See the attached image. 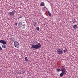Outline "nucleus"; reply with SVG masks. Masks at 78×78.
Returning a JSON list of instances; mask_svg holds the SVG:
<instances>
[{
    "label": "nucleus",
    "mask_w": 78,
    "mask_h": 78,
    "mask_svg": "<svg viewBox=\"0 0 78 78\" xmlns=\"http://www.w3.org/2000/svg\"><path fill=\"white\" fill-rule=\"evenodd\" d=\"M41 47V45L40 44L38 43L37 45L36 44L35 45H32L31 46V48L32 49H38L39 48H40Z\"/></svg>",
    "instance_id": "obj_1"
},
{
    "label": "nucleus",
    "mask_w": 78,
    "mask_h": 78,
    "mask_svg": "<svg viewBox=\"0 0 78 78\" xmlns=\"http://www.w3.org/2000/svg\"><path fill=\"white\" fill-rule=\"evenodd\" d=\"M0 43L1 44H3L2 45V47L3 48L5 49V48H6V46L5 44H6V43L5 41H4V40H0Z\"/></svg>",
    "instance_id": "obj_2"
},
{
    "label": "nucleus",
    "mask_w": 78,
    "mask_h": 78,
    "mask_svg": "<svg viewBox=\"0 0 78 78\" xmlns=\"http://www.w3.org/2000/svg\"><path fill=\"white\" fill-rule=\"evenodd\" d=\"M14 45L15 47L17 48H19V44L17 41H15L14 43Z\"/></svg>",
    "instance_id": "obj_3"
},
{
    "label": "nucleus",
    "mask_w": 78,
    "mask_h": 78,
    "mask_svg": "<svg viewBox=\"0 0 78 78\" xmlns=\"http://www.w3.org/2000/svg\"><path fill=\"white\" fill-rule=\"evenodd\" d=\"M9 14L12 17H13L14 16L15 13L13 11H12V12H9Z\"/></svg>",
    "instance_id": "obj_4"
},
{
    "label": "nucleus",
    "mask_w": 78,
    "mask_h": 78,
    "mask_svg": "<svg viewBox=\"0 0 78 78\" xmlns=\"http://www.w3.org/2000/svg\"><path fill=\"white\" fill-rule=\"evenodd\" d=\"M61 71L63 72V74H66L67 71L66 69L65 68H62L61 70Z\"/></svg>",
    "instance_id": "obj_5"
},
{
    "label": "nucleus",
    "mask_w": 78,
    "mask_h": 78,
    "mask_svg": "<svg viewBox=\"0 0 78 78\" xmlns=\"http://www.w3.org/2000/svg\"><path fill=\"white\" fill-rule=\"evenodd\" d=\"M62 51L61 49H59L57 50V53L58 54H62Z\"/></svg>",
    "instance_id": "obj_6"
},
{
    "label": "nucleus",
    "mask_w": 78,
    "mask_h": 78,
    "mask_svg": "<svg viewBox=\"0 0 78 78\" xmlns=\"http://www.w3.org/2000/svg\"><path fill=\"white\" fill-rule=\"evenodd\" d=\"M22 24L23 23L22 22H20L18 25L19 27L21 28L22 27V26H21V25H22Z\"/></svg>",
    "instance_id": "obj_7"
},
{
    "label": "nucleus",
    "mask_w": 78,
    "mask_h": 78,
    "mask_svg": "<svg viewBox=\"0 0 78 78\" xmlns=\"http://www.w3.org/2000/svg\"><path fill=\"white\" fill-rule=\"evenodd\" d=\"M33 23L34 25V27H37V23L34 22Z\"/></svg>",
    "instance_id": "obj_8"
},
{
    "label": "nucleus",
    "mask_w": 78,
    "mask_h": 78,
    "mask_svg": "<svg viewBox=\"0 0 78 78\" xmlns=\"http://www.w3.org/2000/svg\"><path fill=\"white\" fill-rule=\"evenodd\" d=\"M78 27V26H77V25H76V24H75L73 26V27L74 29H77Z\"/></svg>",
    "instance_id": "obj_9"
},
{
    "label": "nucleus",
    "mask_w": 78,
    "mask_h": 78,
    "mask_svg": "<svg viewBox=\"0 0 78 78\" xmlns=\"http://www.w3.org/2000/svg\"><path fill=\"white\" fill-rule=\"evenodd\" d=\"M40 5L41 6H44V2H41V3Z\"/></svg>",
    "instance_id": "obj_10"
},
{
    "label": "nucleus",
    "mask_w": 78,
    "mask_h": 78,
    "mask_svg": "<svg viewBox=\"0 0 78 78\" xmlns=\"http://www.w3.org/2000/svg\"><path fill=\"white\" fill-rule=\"evenodd\" d=\"M64 74L63 73V72H62V73H61L60 74V77H62V76H63Z\"/></svg>",
    "instance_id": "obj_11"
},
{
    "label": "nucleus",
    "mask_w": 78,
    "mask_h": 78,
    "mask_svg": "<svg viewBox=\"0 0 78 78\" xmlns=\"http://www.w3.org/2000/svg\"><path fill=\"white\" fill-rule=\"evenodd\" d=\"M67 51H68V49H65L64 51V53H66Z\"/></svg>",
    "instance_id": "obj_12"
},
{
    "label": "nucleus",
    "mask_w": 78,
    "mask_h": 78,
    "mask_svg": "<svg viewBox=\"0 0 78 78\" xmlns=\"http://www.w3.org/2000/svg\"><path fill=\"white\" fill-rule=\"evenodd\" d=\"M35 43H37V41L36 42L35 41H34L33 42V44H35Z\"/></svg>",
    "instance_id": "obj_13"
},
{
    "label": "nucleus",
    "mask_w": 78,
    "mask_h": 78,
    "mask_svg": "<svg viewBox=\"0 0 78 78\" xmlns=\"http://www.w3.org/2000/svg\"><path fill=\"white\" fill-rule=\"evenodd\" d=\"M72 22H73V23H76V21L75 20H73V21Z\"/></svg>",
    "instance_id": "obj_14"
},
{
    "label": "nucleus",
    "mask_w": 78,
    "mask_h": 78,
    "mask_svg": "<svg viewBox=\"0 0 78 78\" xmlns=\"http://www.w3.org/2000/svg\"><path fill=\"white\" fill-rule=\"evenodd\" d=\"M36 30H37L39 31L40 30V28L39 27H37V28H36Z\"/></svg>",
    "instance_id": "obj_15"
},
{
    "label": "nucleus",
    "mask_w": 78,
    "mask_h": 78,
    "mask_svg": "<svg viewBox=\"0 0 78 78\" xmlns=\"http://www.w3.org/2000/svg\"><path fill=\"white\" fill-rule=\"evenodd\" d=\"M48 14H49V16H51V13L49 12H48Z\"/></svg>",
    "instance_id": "obj_16"
},
{
    "label": "nucleus",
    "mask_w": 78,
    "mask_h": 78,
    "mask_svg": "<svg viewBox=\"0 0 78 78\" xmlns=\"http://www.w3.org/2000/svg\"><path fill=\"white\" fill-rule=\"evenodd\" d=\"M27 57H25V61L26 62H27Z\"/></svg>",
    "instance_id": "obj_17"
},
{
    "label": "nucleus",
    "mask_w": 78,
    "mask_h": 78,
    "mask_svg": "<svg viewBox=\"0 0 78 78\" xmlns=\"http://www.w3.org/2000/svg\"><path fill=\"white\" fill-rule=\"evenodd\" d=\"M60 69H57V72H60Z\"/></svg>",
    "instance_id": "obj_18"
},
{
    "label": "nucleus",
    "mask_w": 78,
    "mask_h": 78,
    "mask_svg": "<svg viewBox=\"0 0 78 78\" xmlns=\"http://www.w3.org/2000/svg\"><path fill=\"white\" fill-rule=\"evenodd\" d=\"M25 24H23V26L24 27L23 28L24 29L25 28Z\"/></svg>",
    "instance_id": "obj_19"
},
{
    "label": "nucleus",
    "mask_w": 78,
    "mask_h": 78,
    "mask_svg": "<svg viewBox=\"0 0 78 78\" xmlns=\"http://www.w3.org/2000/svg\"><path fill=\"white\" fill-rule=\"evenodd\" d=\"M2 50V48L0 46V50Z\"/></svg>",
    "instance_id": "obj_20"
},
{
    "label": "nucleus",
    "mask_w": 78,
    "mask_h": 78,
    "mask_svg": "<svg viewBox=\"0 0 78 78\" xmlns=\"http://www.w3.org/2000/svg\"><path fill=\"white\" fill-rule=\"evenodd\" d=\"M15 25L17 26V23H15Z\"/></svg>",
    "instance_id": "obj_21"
},
{
    "label": "nucleus",
    "mask_w": 78,
    "mask_h": 78,
    "mask_svg": "<svg viewBox=\"0 0 78 78\" xmlns=\"http://www.w3.org/2000/svg\"><path fill=\"white\" fill-rule=\"evenodd\" d=\"M11 41H14V40H13V38H12L11 40Z\"/></svg>",
    "instance_id": "obj_22"
}]
</instances>
